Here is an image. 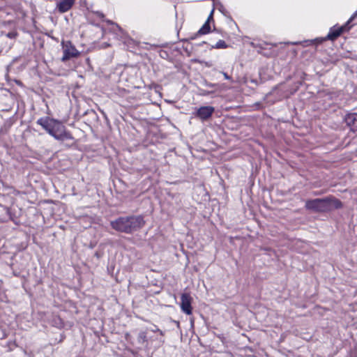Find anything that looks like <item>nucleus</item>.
<instances>
[{
    "label": "nucleus",
    "instance_id": "obj_17",
    "mask_svg": "<svg viewBox=\"0 0 357 357\" xmlns=\"http://www.w3.org/2000/svg\"><path fill=\"white\" fill-rule=\"evenodd\" d=\"M213 12H214V10H212L211 13H210V15H209V16L208 17V19H207L206 22H208V23H210L211 20H213Z\"/></svg>",
    "mask_w": 357,
    "mask_h": 357
},
{
    "label": "nucleus",
    "instance_id": "obj_20",
    "mask_svg": "<svg viewBox=\"0 0 357 357\" xmlns=\"http://www.w3.org/2000/svg\"><path fill=\"white\" fill-rule=\"evenodd\" d=\"M96 13V15H97L99 17H100V18H102V17H104V16H105V15H104V14H103L102 13L99 12V11H97Z\"/></svg>",
    "mask_w": 357,
    "mask_h": 357
},
{
    "label": "nucleus",
    "instance_id": "obj_24",
    "mask_svg": "<svg viewBox=\"0 0 357 357\" xmlns=\"http://www.w3.org/2000/svg\"><path fill=\"white\" fill-rule=\"evenodd\" d=\"M157 331L159 332L160 335H164L163 332L161 330H160L159 328H157Z\"/></svg>",
    "mask_w": 357,
    "mask_h": 357
},
{
    "label": "nucleus",
    "instance_id": "obj_23",
    "mask_svg": "<svg viewBox=\"0 0 357 357\" xmlns=\"http://www.w3.org/2000/svg\"><path fill=\"white\" fill-rule=\"evenodd\" d=\"M95 257H96L98 259H100L101 257V255L98 252H96L94 254Z\"/></svg>",
    "mask_w": 357,
    "mask_h": 357
},
{
    "label": "nucleus",
    "instance_id": "obj_5",
    "mask_svg": "<svg viewBox=\"0 0 357 357\" xmlns=\"http://www.w3.org/2000/svg\"><path fill=\"white\" fill-rule=\"evenodd\" d=\"M192 298L188 293H183L181 296V310L188 315L192 312Z\"/></svg>",
    "mask_w": 357,
    "mask_h": 357
},
{
    "label": "nucleus",
    "instance_id": "obj_7",
    "mask_svg": "<svg viewBox=\"0 0 357 357\" xmlns=\"http://www.w3.org/2000/svg\"><path fill=\"white\" fill-rule=\"evenodd\" d=\"M326 201V212H329L335 209L342 208V202L333 196L325 197Z\"/></svg>",
    "mask_w": 357,
    "mask_h": 357
},
{
    "label": "nucleus",
    "instance_id": "obj_16",
    "mask_svg": "<svg viewBox=\"0 0 357 357\" xmlns=\"http://www.w3.org/2000/svg\"><path fill=\"white\" fill-rule=\"evenodd\" d=\"M17 33L16 32H9L8 34H7V36L10 38H15L16 36H17Z\"/></svg>",
    "mask_w": 357,
    "mask_h": 357
},
{
    "label": "nucleus",
    "instance_id": "obj_25",
    "mask_svg": "<svg viewBox=\"0 0 357 357\" xmlns=\"http://www.w3.org/2000/svg\"><path fill=\"white\" fill-rule=\"evenodd\" d=\"M157 328H155V329L152 330V331H153V332H158V331H157Z\"/></svg>",
    "mask_w": 357,
    "mask_h": 357
},
{
    "label": "nucleus",
    "instance_id": "obj_15",
    "mask_svg": "<svg viewBox=\"0 0 357 357\" xmlns=\"http://www.w3.org/2000/svg\"><path fill=\"white\" fill-rule=\"evenodd\" d=\"M203 84L209 88H215L218 86V84L210 83V82H208L206 80H204L203 82Z\"/></svg>",
    "mask_w": 357,
    "mask_h": 357
},
{
    "label": "nucleus",
    "instance_id": "obj_3",
    "mask_svg": "<svg viewBox=\"0 0 357 357\" xmlns=\"http://www.w3.org/2000/svg\"><path fill=\"white\" fill-rule=\"evenodd\" d=\"M305 208L314 213H326L325 197L307 200Z\"/></svg>",
    "mask_w": 357,
    "mask_h": 357
},
{
    "label": "nucleus",
    "instance_id": "obj_2",
    "mask_svg": "<svg viewBox=\"0 0 357 357\" xmlns=\"http://www.w3.org/2000/svg\"><path fill=\"white\" fill-rule=\"evenodd\" d=\"M145 221L142 215L119 217L110 222L114 230L125 234H132L144 227Z\"/></svg>",
    "mask_w": 357,
    "mask_h": 357
},
{
    "label": "nucleus",
    "instance_id": "obj_13",
    "mask_svg": "<svg viewBox=\"0 0 357 357\" xmlns=\"http://www.w3.org/2000/svg\"><path fill=\"white\" fill-rule=\"evenodd\" d=\"M227 47H228V45L226 44V43L224 40H220L219 41L217 42V43L215 45L212 46V48L225 49V48H227Z\"/></svg>",
    "mask_w": 357,
    "mask_h": 357
},
{
    "label": "nucleus",
    "instance_id": "obj_18",
    "mask_svg": "<svg viewBox=\"0 0 357 357\" xmlns=\"http://www.w3.org/2000/svg\"><path fill=\"white\" fill-rule=\"evenodd\" d=\"M356 16H357V10L349 18V20L347 21V24H349Z\"/></svg>",
    "mask_w": 357,
    "mask_h": 357
},
{
    "label": "nucleus",
    "instance_id": "obj_1",
    "mask_svg": "<svg viewBox=\"0 0 357 357\" xmlns=\"http://www.w3.org/2000/svg\"><path fill=\"white\" fill-rule=\"evenodd\" d=\"M36 123L40 126L50 135L59 141L73 139L72 134L66 130L61 121L49 116L38 119Z\"/></svg>",
    "mask_w": 357,
    "mask_h": 357
},
{
    "label": "nucleus",
    "instance_id": "obj_11",
    "mask_svg": "<svg viewBox=\"0 0 357 357\" xmlns=\"http://www.w3.org/2000/svg\"><path fill=\"white\" fill-rule=\"evenodd\" d=\"M211 31L210 23L206 22L197 33L190 38L191 40L195 39L197 36L208 33Z\"/></svg>",
    "mask_w": 357,
    "mask_h": 357
},
{
    "label": "nucleus",
    "instance_id": "obj_9",
    "mask_svg": "<svg viewBox=\"0 0 357 357\" xmlns=\"http://www.w3.org/2000/svg\"><path fill=\"white\" fill-rule=\"evenodd\" d=\"M348 24H346L344 26L338 27L335 29V27L331 29L327 35L326 38L324 40H335L337 39L344 31H348L350 29V26H347Z\"/></svg>",
    "mask_w": 357,
    "mask_h": 357
},
{
    "label": "nucleus",
    "instance_id": "obj_19",
    "mask_svg": "<svg viewBox=\"0 0 357 357\" xmlns=\"http://www.w3.org/2000/svg\"><path fill=\"white\" fill-rule=\"evenodd\" d=\"M222 74L226 79H231V77L227 75V73L222 72Z\"/></svg>",
    "mask_w": 357,
    "mask_h": 357
},
{
    "label": "nucleus",
    "instance_id": "obj_10",
    "mask_svg": "<svg viewBox=\"0 0 357 357\" xmlns=\"http://www.w3.org/2000/svg\"><path fill=\"white\" fill-rule=\"evenodd\" d=\"M75 0H60L56 4V8L61 13H64L71 9Z\"/></svg>",
    "mask_w": 357,
    "mask_h": 357
},
{
    "label": "nucleus",
    "instance_id": "obj_21",
    "mask_svg": "<svg viewBox=\"0 0 357 357\" xmlns=\"http://www.w3.org/2000/svg\"><path fill=\"white\" fill-rule=\"evenodd\" d=\"M130 337H131V336H130V333H126V335H125V338H126V340L129 341V340H130Z\"/></svg>",
    "mask_w": 357,
    "mask_h": 357
},
{
    "label": "nucleus",
    "instance_id": "obj_4",
    "mask_svg": "<svg viewBox=\"0 0 357 357\" xmlns=\"http://www.w3.org/2000/svg\"><path fill=\"white\" fill-rule=\"evenodd\" d=\"M214 112L215 108L212 106H202L196 110L194 116L203 121H207L212 116Z\"/></svg>",
    "mask_w": 357,
    "mask_h": 357
},
{
    "label": "nucleus",
    "instance_id": "obj_22",
    "mask_svg": "<svg viewBox=\"0 0 357 357\" xmlns=\"http://www.w3.org/2000/svg\"><path fill=\"white\" fill-rule=\"evenodd\" d=\"M250 82H251L252 83L255 84V85H258V84H259V83H258V82H257V79H250Z\"/></svg>",
    "mask_w": 357,
    "mask_h": 357
},
{
    "label": "nucleus",
    "instance_id": "obj_14",
    "mask_svg": "<svg viewBox=\"0 0 357 357\" xmlns=\"http://www.w3.org/2000/svg\"><path fill=\"white\" fill-rule=\"evenodd\" d=\"M199 95L203 96H208L214 92V90L208 91V90H206V89H199Z\"/></svg>",
    "mask_w": 357,
    "mask_h": 357
},
{
    "label": "nucleus",
    "instance_id": "obj_12",
    "mask_svg": "<svg viewBox=\"0 0 357 357\" xmlns=\"http://www.w3.org/2000/svg\"><path fill=\"white\" fill-rule=\"evenodd\" d=\"M137 342L142 345L148 342L147 333L146 331L139 332L137 336Z\"/></svg>",
    "mask_w": 357,
    "mask_h": 357
},
{
    "label": "nucleus",
    "instance_id": "obj_8",
    "mask_svg": "<svg viewBox=\"0 0 357 357\" xmlns=\"http://www.w3.org/2000/svg\"><path fill=\"white\" fill-rule=\"evenodd\" d=\"M344 122L352 132H357V113H348L344 116Z\"/></svg>",
    "mask_w": 357,
    "mask_h": 357
},
{
    "label": "nucleus",
    "instance_id": "obj_6",
    "mask_svg": "<svg viewBox=\"0 0 357 357\" xmlns=\"http://www.w3.org/2000/svg\"><path fill=\"white\" fill-rule=\"evenodd\" d=\"M63 55L61 58L62 61H66L71 58H75L79 56V52L78 50L73 46L71 42L68 41L63 47Z\"/></svg>",
    "mask_w": 357,
    "mask_h": 357
}]
</instances>
